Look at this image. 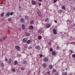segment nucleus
Segmentation results:
<instances>
[{"label":"nucleus","mask_w":75,"mask_h":75,"mask_svg":"<svg viewBox=\"0 0 75 75\" xmlns=\"http://www.w3.org/2000/svg\"><path fill=\"white\" fill-rule=\"evenodd\" d=\"M8 28L9 29H11V28L10 27H8Z\"/></svg>","instance_id":"8fccbe9b"},{"label":"nucleus","mask_w":75,"mask_h":75,"mask_svg":"<svg viewBox=\"0 0 75 75\" xmlns=\"http://www.w3.org/2000/svg\"><path fill=\"white\" fill-rule=\"evenodd\" d=\"M48 45H50V43H48Z\"/></svg>","instance_id":"864d4df0"},{"label":"nucleus","mask_w":75,"mask_h":75,"mask_svg":"<svg viewBox=\"0 0 75 75\" xmlns=\"http://www.w3.org/2000/svg\"><path fill=\"white\" fill-rule=\"evenodd\" d=\"M8 21H10L11 20V18H9L8 19Z\"/></svg>","instance_id":"c756f323"},{"label":"nucleus","mask_w":75,"mask_h":75,"mask_svg":"<svg viewBox=\"0 0 75 75\" xmlns=\"http://www.w3.org/2000/svg\"><path fill=\"white\" fill-rule=\"evenodd\" d=\"M57 49H59V48H60L59 47V46H57V47L56 48Z\"/></svg>","instance_id":"a19ab883"},{"label":"nucleus","mask_w":75,"mask_h":75,"mask_svg":"<svg viewBox=\"0 0 75 75\" xmlns=\"http://www.w3.org/2000/svg\"><path fill=\"white\" fill-rule=\"evenodd\" d=\"M69 1H71L72 0H69Z\"/></svg>","instance_id":"4d7b16f0"},{"label":"nucleus","mask_w":75,"mask_h":75,"mask_svg":"<svg viewBox=\"0 0 75 75\" xmlns=\"http://www.w3.org/2000/svg\"><path fill=\"white\" fill-rule=\"evenodd\" d=\"M53 71L54 72H57V71L55 70H54Z\"/></svg>","instance_id":"c03bdc74"},{"label":"nucleus","mask_w":75,"mask_h":75,"mask_svg":"<svg viewBox=\"0 0 75 75\" xmlns=\"http://www.w3.org/2000/svg\"><path fill=\"white\" fill-rule=\"evenodd\" d=\"M27 62V61L24 60L22 61V64H26Z\"/></svg>","instance_id":"0eeeda50"},{"label":"nucleus","mask_w":75,"mask_h":75,"mask_svg":"<svg viewBox=\"0 0 75 75\" xmlns=\"http://www.w3.org/2000/svg\"><path fill=\"white\" fill-rule=\"evenodd\" d=\"M27 40V39L26 38H24L23 39V42L24 43H25Z\"/></svg>","instance_id":"7ed1b4c3"},{"label":"nucleus","mask_w":75,"mask_h":75,"mask_svg":"<svg viewBox=\"0 0 75 75\" xmlns=\"http://www.w3.org/2000/svg\"><path fill=\"white\" fill-rule=\"evenodd\" d=\"M0 41L1 42H2V41H3V40H2V39L0 40Z\"/></svg>","instance_id":"de8ad7c7"},{"label":"nucleus","mask_w":75,"mask_h":75,"mask_svg":"<svg viewBox=\"0 0 75 75\" xmlns=\"http://www.w3.org/2000/svg\"><path fill=\"white\" fill-rule=\"evenodd\" d=\"M74 60H75V59H74Z\"/></svg>","instance_id":"052dcab7"},{"label":"nucleus","mask_w":75,"mask_h":75,"mask_svg":"<svg viewBox=\"0 0 75 75\" xmlns=\"http://www.w3.org/2000/svg\"><path fill=\"white\" fill-rule=\"evenodd\" d=\"M40 58H42V54H40Z\"/></svg>","instance_id":"79ce46f5"},{"label":"nucleus","mask_w":75,"mask_h":75,"mask_svg":"<svg viewBox=\"0 0 75 75\" xmlns=\"http://www.w3.org/2000/svg\"><path fill=\"white\" fill-rule=\"evenodd\" d=\"M49 67L50 68V69H52V68H53V67L52 66V65H50Z\"/></svg>","instance_id":"dca6fc26"},{"label":"nucleus","mask_w":75,"mask_h":75,"mask_svg":"<svg viewBox=\"0 0 75 75\" xmlns=\"http://www.w3.org/2000/svg\"><path fill=\"white\" fill-rule=\"evenodd\" d=\"M19 10L20 11H21V10L22 9V8H21V6H19Z\"/></svg>","instance_id":"4be33fe9"},{"label":"nucleus","mask_w":75,"mask_h":75,"mask_svg":"<svg viewBox=\"0 0 75 75\" xmlns=\"http://www.w3.org/2000/svg\"><path fill=\"white\" fill-rule=\"evenodd\" d=\"M15 48L17 49L18 51H20V48L18 46H16Z\"/></svg>","instance_id":"39448f33"},{"label":"nucleus","mask_w":75,"mask_h":75,"mask_svg":"<svg viewBox=\"0 0 75 75\" xmlns=\"http://www.w3.org/2000/svg\"><path fill=\"white\" fill-rule=\"evenodd\" d=\"M21 69L22 70V71H24V67H21Z\"/></svg>","instance_id":"4c0bfd02"},{"label":"nucleus","mask_w":75,"mask_h":75,"mask_svg":"<svg viewBox=\"0 0 75 75\" xmlns=\"http://www.w3.org/2000/svg\"><path fill=\"white\" fill-rule=\"evenodd\" d=\"M6 17H9L10 16V14L9 13V12H8L7 14L6 15Z\"/></svg>","instance_id":"5701e85b"},{"label":"nucleus","mask_w":75,"mask_h":75,"mask_svg":"<svg viewBox=\"0 0 75 75\" xmlns=\"http://www.w3.org/2000/svg\"><path fill=\"white\" fill-rule=\"evenodd\" d=\"M45 21H46V22H48L49 21V19L48 18H47L45 20Z\"/></svg>","instance_id":"aec40b11"},{"label":"nucleus","mask_w":75,"mask_h":75,"mask_svg":"<svg viewBox=\"0 0 75 75\" xmlns=\"http://www.w3.org/2000/svg\"><path fill=\"white\" fill-rule=\"evenodd\" d=\"M22 28L23 30H25V26L23 24L22 25Z\"/></svg>","instance_id":"9b49d317"},{"label":"nucleus","mask_w":75,"mask_h":75,"mask_svg":"<svg viewBox=\"0 0 75 75\" xmlns=\"http://www.w3.org/2000/svg\"><path fill=\"white\" fill-rule=\"evenodd\" d=\"M62 9H63V10H65V8L64 6L62 7Z\"/></svg>","instance_id":"c85d7f7f"},{"label":"nucleus","mask_w":75,"mask_h":75,"mask_svg":"<svg viewBox=\"0 0 75 75\" xmlns=\"http://www.w3.org/2000/svg\"><path fill=\"white\" fill-rule=\"evenodd\" d=\"M55 23H57V21H54Z\"/></svg>","instance_id":"a18cd8bd"},{"label":"nucleus","mask_w":75,"mask_h":75,"mask_svg":"<svg viewBox=\"0 0 75 75\" xmlns=\"http://www.w3.org/2000/svg\"><path fill=\"white\" fill-rule=\"evenodd\" d=\"M57 0H54L53 1V3H56V2H57Z\"/></svg>","instance_id":"58836bf2"},{"label":"nucleus","mask_w":75,"mask_h":75,"mask_svg":"<svg viewBox=\"0 0 75 75\" xmlns=\"http://www.w3.org/2000/svg\"><path fill=\"white\" fill-rule=\"evenodd\" d=\"M9 15H10L11 16H13V12H9Z\"/></svg>","instance_id":"b1692460"},{"label":"nucleus","mask_w":75,"mask_h":75,"mask_svg":"<svg viewBox=\"0 0 75 75\" xmlns=\"http://www.w3.org/2000/svg\"><path fill=\"white\" fill-rule=\"evenodd\" d=\"M72 57L73 58H75V54H73L72 55Z\"/></svg>","instance_id":"e433bc0d"},{"label":"nucleus","mask_w":75,"mask_h":75,"mask_svg":"<svg viewBox=\"0 0 75 75\" xmlns=\"http://www.w3.org/2000/svg\"><path fill=\"white\" fill-rule=\"evenodd\" d=\"M53 50V49H52V48H51L50 49V51L51 52L52 51V50Z\"/></svg>","instance_id":"ea45409f"},{"label":"nucleus","mask_w":75,"mask_h":75,"mask_svg":"<svg viewBox=\"0 0 75 75\" xmlns=\"http://www.w3.org/2000/svg\"><path fill=\"white\" fill-rule=\"evenodd\" d=\"M35 48L37 50H41V47L40 46H35Z\"/></svg>","instance_id":"f03ea898"},{"label":"nucleus","mask_w":75,"mask_h":75,"mask_svg":"<svg viewBox=\"0 0 75 75\" xmlns=\"http://www.w3.org/2000/svg\"><path fill=\"white\" fill-rule=\"evenodd\" d=\"M52 55L54 56L55 55L56 53L55 52V51H53L52 52Z\"/></svg>","instance_id":"2eb2a0df"},{"label":"nucleus","mask_w":75,"mask_h":75,"mask_svg":"<svg viewBox=\"0 0 75 75\" xmlns=\"http://www.w3.org/2000/svg\"><path fill=\"white\" fill-rule=\"evenodd\" d=\"M47 74H50V71H48L47 72Z\"/></svg>","instance_id":"09e8293b"},{"label":"nucleus","mask_w":75,"mask_h":75,"mask_svg":"<svg viewBox=\"0 0 75 75\" xmlns=\"http://www.w3.org/2000/svg\"><path fill=\"white\" fill-rule=\"evenodd\" d=\"M58 13H62V10H59L57 11Z\"/></svg>","instance_id":"393cba45"},{"label":"nucleus","mask_w":75,"mask_h":75,"mask_svg":"<svg viewBox=\"0 0 75 75\" xmlns=\"http://www.w3.org/2000/svg\"><path fill=\"white\" fill-rule=\"evenodd\" d=\"M31 24H34V21H30Z\"/></svg>","instance_id":"bb28decb"},{"label":"nucleus","mask_w":75,"mask_h":75,"mask_svg":"<svg viewBox=\"0 0 75 75\" xmlns=\"http://www.w3.org/2000/svg\"><path fill=\"white\" fill-rule=\"evenodd\" d=\"M67 75V72H65L63 73V75Z\"/></svg>","instance_id":"f704fd0d"},{"label":"nucleus","mask_w":75,"mask_h":75,"mask_svg":"<svg viewBox=\"0 0 75 75\" xmlns=\"http://www.w3.org/2000/svg\"><path fill=\"white\" fill-rule=\"evenodd\" d=\"M55 75H58V74L57 73H56V74H55Z\"/></svg>","instance_id":"603ef678"},{"label":"nucleus","mask_w":75,"mask_h":75,"mask_svg":"<svg viewBox=\"0 0 75 75\" xmlns=\"http://www.w3.org/2000/svg\"><path fill=\"white\" fill-rule=\"evenodd\" d=\"M25 21V19L23 18H22L21 19V23H24Z\"/></svg>","instance_id":"6e6552de"},{"label":"nucleus","mask_w":75,"mask_h":75,"mask_svg":"<svg viewBox=\"0 0 75 75\" xmlns=\"http://www.w3.org/2000/svg\"><path fill=\"white\" fill-rule=\"evenodd\" d=\"M44 62H46L47 61H48V58H45L44 59Z\"/></svg>","instance_id":"9d476101"},{"label":"nucleus","mask_w":75,"mask_h":75,"mask_svg":"<svg viewBox=\"0 0 75 75\" xmlns=\"http://www.w3.org/2000/svg\"><path fill=\"white\" fill-rule=\"evenodd\" d=\"M1 64L2 67H4V64H3V62L1 63Z\"/></svg>","instance_id":"7c9ffc66"},{"label":"nucleus","mask_w":75,"mask_h":75,"mask_svg":"<svg viewBox=\"0 0 75 75\" xmlns=\"http://www.w3.org/2000/svg\"><path fill=\"white\" fill-rule=\"evenodd\" d=\"M69 52H70V53H71V54H72V53L74 52L72 51V50H69Z\"/></svg>","instance_id":"473e14b6"},{"label":"nucleus","mask_w":75,"mask_h":75,"mask_svg":"<svg viewBox=\"0 0 75 75\" xmlns=\"http://www.w3.org/2000/svg\"><path fill=\"white\" fill-rule=\"evenodd\" d=\"M32 4L33 5H35L36 4H37V2L34 1H32Z\"/></svg>","instance_id":"ddd939ff"},{"label":"nucleus","mask_w":75,"mask_h":75,"mask_svg":"<svg viewBox=\"0 0 75 75\" xmlns=\"http://www.w3.org/2000/svg\"><path fill=\"white\" fill-rule=\"evenodd\" d=\"M41 4L40 3V4H39V6H41Z\"/></svg>","instance_id":"3c124183"},{"label":"nucleus","mask_w":75,"mask_h":75,"mask_svg":"<svg viewBox=\"0 0 75 75\" xmlns=\"http://www.w3.org/2000/svg\"><path fill=\"white\" fill-rule=\"evenodd\" d=\"M53 32L54 34H55V35H57V32L56 29H54L53 30Z\"/></svg>","instance_id":"f257e3e1"},{"label":"nucleus","mask_w":75,"mask_h":75,"mask_svg":"<svg viewBox=\"0 0 75 75\" xmlns=\"http://www.w3.org/2000/svg\"><path fill=\"white\" fill-rule=\"evenodd\" d=\"M25 1H27V0H24Z\"/></svg>","instance_id":"13d9d810"},{"label":"nucleus","mask_w":75,"mask_h":75,"mask_svg":"<svg viewBox=\"0 0 75 75\" xmlns=\"http://www.w3.org/2000/svg\"><path fill=\"white\" fill-rule=\"evenodd\" d=\"M30 42H31V41H30V40H29L28 41H27V44H30Z\"/></svg>","instance_id":"a878e982"},{"label":"nucleus","mask_w":75,"mask_h":75,"mask_svg":"<svg viewBox=\"0 0 75 75\" xmlns=\"http://www.w3.org/2000/svg\"><path fill=\"white\" fill-rule=\"evenodd\" d=\"M38 32L40 34H42V30L40 29L38 30Z\"/></svg>","instance_id":"423d86ee"},{"label":"nucleus","mask_w":75,"mask_h":75,"mask_svg":"<svg viewBox=\"0 0 75 75\" xmlns=\"http://www.w3.org/2000/svg\"><path fill=\"white\" fill-rule=\"evenodd\" d=\"M6 38H7V37H3V39H6Z\"/></svg>","instance_id":"37998d69"},{"label":"nucleus","mask_w":75,"mask_h":75,"mask_svg":"<svg viewBox=\"0 0 75 75\" xmlns=\"http://www.w3.org/2000/svg\"><path fill=\"white\" fill-rule=\"evenodd\" d=\"M14 65H17V64H18V62L16 60L15 61V62H14Z\"/></svg>","instance_id":"f8f14e48"},{"label":"nucleus","mask_w":75,"mask_h":75,"mask_svg":"<svg viewBox=\"0 0 75 75\" xmlns=\"http://www.w3.org/2000/svg\"><path fill=\"white\" fill-rule=\"evenodd\" d=\"M34 28V27H33V26L32 25H30V26L29 29H30V30H32Z\"/></svg>","instance_id":"20e7f679"},{"label":"nucleus","mask_w":75,"mask_h":75,"mask_svg":"<svg viewBox=\"0 0 75 75\" xmlns=\"http://www.w3.org/2000/svg\"><path fill=\"white\" fill-rule=\"evenodd\" d=\"M38 16H41V12H38Z\"/></svg>","instance_id":"f3484780"},{"label":"nucleus","mask_w":75,"mask_h":75,"mask_svg":"<svg viewBox=\"0 0 75 75\" xmlns=\"http://www.w3.org/2000/svg\"><path fill=\"white\" fill-rule=\"evenodd\" d=\"M28 16H25V18L26 19V20H27L28 19Z\"/></svg>","instance_id":"72a5a7b5"},{"label":"nucleus","mask_w":75,"mask_h":75,"mask_svg":"<svg viewBox=\"0 0 75 75\" xmlns=\"http://www.w3.org/2000/svg\"><path fill=\"white\" fill-rule=\"evenodd\" d=\"M74 10H75V9H74Z\"/></svg>","instance_id":"bf43d9fd"},{"label":"nucleus","mask_w":75,"mask_h":75,"mask_svg":"<svg viewBox=\"0 0 75 75\" xmlns=\"http://www.w3.org/2000/svg\"><path fill=\"white\" fill-rule=\"evenodd\" d=\"M12 72H15V71H16V70H15V69H14L13 68L12 69Z\"/></svg>","instance_id":"cd10ccee"},{"label":"nucleus","mask_w":75,"mask_h":75,"mask_svg":"<svg viewBox=\"0 0 75 75\" xmlns=\"http://www.w3.org/2000/svg\"><path fill=\"white\" fill-rule=\"evenodd\" d=\"M5 61H8V59H7L6 58L5 59Z\"/></svg>","instance_id":"49530a36"},{"label":"nucleus","mask_w":75,"mask_h":75,"mask_svg":"<svg viewBox=\"0 0 75 75\" xmlns=\"http://www.w3.org/2000/svg\"><path fill=\"white\" fill-rule=\"evenodd\" d=\"M43 67L44 68L46 67H47V64H46V63H44L43 64Z\"/></svg>","instance_id":"6ab92c4d"},{"label":"nucleus","mask_w":75,"mask_h":75,"mask_svg":"<svg viewBox=\"0 0 75 75\" xmlns=\"http://www.w3.org/2000/svg\"><path fill=\"white\" fill-rule=\"evenodd\" d=\"M28 48L29 49H32V47L31 46H30L29 47H28Z\"/></svg>","instance_id":"c9c22d12"},{"label":"nucleus","mask_w":75,"mask_h":75,"mask_svg":"<svg viewBox=\"0 0 75 75\" xmlns=\"http://www.w3.org/2000/svg\"><path fill=\"white\" fill-rule=\"evenodd\" d=\"M46 27L47 28H49L51 27V25H50V24L47 25H46Z\"/></svg>","instance_id":"a211bd4d"},{"label":"nucleus","mask_w":75,"mask_h":75,"mask_svg":"<svg viewBox=\"0 0 75 75\" xmlns=\"http://www.w3.org/2000/svg\"><path fill=\"white\" fill-rule=\"evenodd\" d=\"M69 75H73L72 74H69Z\"/></svg>","instance_id":"6e6d98bb"},{"label":"nucleus","mask_w":75,"mask_h":75,"mask_svg":"<svg viewBox=\"0 0 75 75\" xmlns=\"http://www.w3.org/2000/svg\"><path fill=\"white\" fill-rule=\"evenodd\" d=\"M39 1H42V0H39Z\"/></svg>","instance_id":"5fc2aeb1"},{"label":"nucleus","mask_w":75,"mask_h":75,"mask_svg":"<svg viewBox=\"0 0 75 75\" xmlns=\"http://www.w3.org/2000/svg\"><path fill=\"white\" fill-rule=\"evenodd\" d=\"M4 13H2L1 15V17H3V16H4Z\"/></svg>","instance_id":"2f4dec72"},{"label":"nucleus","mask_w":75,"mask_h":75,"mask_svg":"<svg viewBox=\"0 0 75 75\" xmlns=\"http://www.w3.org/2000/svg\"><path fill=\"white\" fill-rule=\"evenodd\" d=\"M11 62H12V60L11 59H9V61H8V62L9 63V64H10Z\"/></svg>","instance_id":"4468645a"},{"label":"nucleus","mask_w":75,"mask_h":75,"mask_svg":"<svg viewBox=\"0 0 75 75\" xmlns=\"http://www.w3.org/2000/svg\"><path fill=\"white\" fill-rule=\"evenodd\" d=\"M41 38H42V37H41V36H39L38 37V40H41Z\"/></svg>","instance_id":"412c9836"},{"label":"nucleus","mask_w":75,"mask_h":75,"mask_svg":"<svg viewBox=\"0 0 75 75\" xmlns=\"http://www.w3.org/2000/svg\"><path fill=\"white\" fill-rule=\"evenodd\" d=\"M30 33H25V36H26L27 37H28V36H30Z\"/></svg>","instance_id":"1a4fd4ad"}]
</instances>
